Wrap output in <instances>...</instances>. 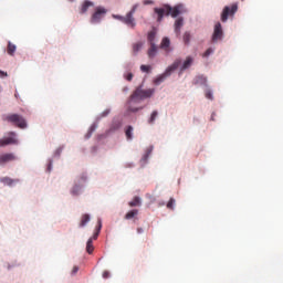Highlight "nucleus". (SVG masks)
<instances>
[{"mask_svg": "<svg viewBox=\"0 0 283 283\" xmlns=\"http://www.w3.org/2000/svg\"><path fill=\"white\" fill-rule=\"evenodd\" d=\"M120 127H123V122L120 120H115L111 124L109 128L107 129L108 133L114 134L116 132H118V129H120Z\"/></svg>", "mask_w": 283, "mask_h": 283, "instance_id": "obj_28", "label": "nucleus"}, {"mask_svg": "<svg viewBox=\"0 0 283 283\" xmlns=\"http://www.w3.org/2000/svg\"><path fill=\"white\" fill-rule=\"evenodd\" d=\"M78 271H80L78 265H74L73 269H72V271H71V275H72V276L76 275V274L78 273Z\"/></svg>", "mask_w": 283, "mask_h": 283, "instance_id": "obj_50", "label": "nucleus"}, {"mask_svg": "<svg viewBox=\"0 0 283 283\" xmlns=\"http://www.w3.org/2000/svg\"><path fill=\"white\" fill-rule=\"evenodd\" d=\"M9 56H14L17 54V44L12 43V41H8V52Z\"/></svg>", "mask_w": 283, "mask_h": 283, "instance_id": "obj_34", "label": "nucleus"}, {"mask_svg": "<svg viewBox=\"0 0 283 283\" xmlns=\"http://www.w3.org/2000/svg\"><path fill=\"white\" fill-rule=\"evenodd\" d=\"M137 233H138V235H140V234L145 233V230L143 228H137Z\"/></svg>", "mask_w": 283, "mask_h": 283, "instance_id": "obj_53", "label": "nucleus"}, {"mask_svg": "<svg viewBox=\"0 0 283 283\" xmlns=\"http://www.w3.org/2000/svg\"><path fill=\"white\" fill-rule=\"evenodd\" d=\"M160 50H166V54H171L174 52V46H171V38L165 35L159 44Z\"/></svg>", "mask_w": 283, "mask_h": 283, "instance_id": "obj_17", "label": "nucleus"}, {"mask_svg": "<svg viewBox=\"0 0 283 283\" xmlns=\"http://www.w3.org/2000/svg\"><path fill=\"white\" fill-rule=\"evenodd\" d=\"M167 209H170L171 211L176 210V199L174 197H170L168 202L166 203Z\"/></svg>", "mask_w": 283, "mask_h": 283, "instance_id": "obj_41", "label": "nucleus"}, {"mask_svg": "<svg viewBox=\"0 0 283 283\" xmlns=\"http://www.w3.org/2000/svg\"><path fill=\"white\" fill-rule=\"evenodd\" d=\"M155 94H156L155 87L144 88L140 91V93H133L128 97L126 105H138L139 103H143V101L153 98Z\"/></svg>", "mask_w": 283, "mask_h": 283, "instance_id": "obj_3", "label": "nucleus"}, {"mask_svg": "<svg viewBox=\"0 0 283 283\" xmlns=\"http://www.w3.org/2000/svg\"><path fill=\"white\" fill-rule=\"evenodd\" d=\"M139 112H143V109H145L147 106L146 105H143V106H137Z\"/></svg>", "mask_w": 283, "mask_h": 283, "instance_id": "obj_59", "label": "nucleus"}, {"mask_svg": "<svg viewBox=\"0 0 283 283\" xmlns=\"http://www.w3.org/2000/svg\"><path fill=\"white\" fill-rule=\"evenodd\" d=\"M124 81L132 83L134 81V73L132 71H127L123 73Z\"/></svg>", "mask_w": 283, "mask_h": 283, "instance_id": "obj_40", "label": "nucleus"}, {"mask_svg": "<svg viewBox=\"0 0 283 283\" xmlns=\"http://www.w3.org/2000/svg\"><path fill=\"white\" fill-rule=\"evenodd\" d=\"M154 0H143V6H154Z\"/></svg>", "mask_w": 283, "mask_h": 283, "instance_id": "obj_51", "label": "nucleus"}, {"mask_svg": "<svg viewBox=\"0 0 283 283\" xmlns=\"http://www.w3.org/2000/svg\"><path fill=\"white\" fill-rule=\"evenodd\" d=\"M95 230L98 231L99 233L103 230V219L102 218H97V223H96Z\"/></svg>", "mask_w": 283, "mask_h": 283, "instance_id": "obj_45", "label": "nucleus"}, {"mask_svg": "<svg viewBox=\"0 0 283 283\" xmlns=\"http://www.w3.org/2000/svg\"><path fill=\"white\" fill-rule=\"evenodd\" d=\"M98 235H101V232H98V230H94L92 237H90L88 239L91 240H98Z\"/></svg>", "mask_w": 283, "mask_h": 283, "instance_id": "obj_48", "label": "nucleus"}, {"mask_svg": "<svg viewBox=\"0 0 283 283\" xmlns=\"http://www.w3.org/2000/svg\"><path fill=\"white\" fill-rule=\"evenodd\" d=\"M219 41H224V28L220 21L216 22L213 25V31L210 36V44L216 45Z\"/></svg>", "mask_w": 283, "mask_h": 283, "instance_id": "obj_10", "label": "nucleus"}, {"mask_svg": "<svg viewBox=\"0 0 283 283\" xmlns=\"http://www.w3.org/2000/svg\"><path fill=\"white\" fill-rule=\"evenodd\" d=\"M137 216H138V209L133 208L125 213L124 218L125 220H134V218H136Z\"/></svg>", "mask_w": 283, "mask_h": 283, "instance_id": "obj_31", "label": "nucleus"}, {"mask_svg": "<svg viewBox=\"0 0 283 283\" xmlns=\"http://www.w3.org/2000/svg\"><path fill=\"white\" fill-rule=\"evenodd\" d=\"M70 3H76V0H67Z\"/></svg>", "mask_w": 283, "mask_h": 283, "instance_id": "obj_63", "label": "nucleus"}, {"mask_svg": "<svg viewBox=\"0 0 283 283\" xmlns=\"http://www.w3.org/2000/svg\"><path fill=\"white\" fill-rule=\"evenodd\" d=\"M151 154H154V145H149L145 149L142 158L139 159V165L142 169H145L147 165H149V158H151Z\"/></svg>", "mask_w": 283, "mask_h": 283, "instance_id": "obj_12", "label": "nucleus"}, {"mask_svg": "<svg viewBox=\"0 0 283 283\" xmlns=\"http://www.w3.org/2000/svg\"><path fill=\"white\" fill-rule=\"evenodd\" d=\"M149 198H150V202H156V197L149 196Z\"/></svg>", "mask_w": 283, "mask_h": 283, "instance_id": "obj_61", "label": "nucleus"}, {"mask_svg": "<svg viewBox=\"0 0 283 283\" xmlns=\"http://www.w3.org/2000/svg\"><path fill=\"white\" fill-rule=\"evenodd\" d=\"M94 240L93 239H87L86 241V248H85V251L88 255H94Z\"/></svg>", "mask_w": 283, "mask_h": 283, "instance_id": "obj_30", "label": "nucleus"}, {"mask_svg": "<svg viewBox=\"0 0 283 283\" xmlns=\"http://www.w3.org/2000/svg\"><path fill=\"white\" fill-rule=\"evenodd\" d=\"M167 17H170L169 3H163L160 7H155L153 9L151 18L156 23H163Z\"/></svg>", "mask_w": 283, "mask_h": 283, "instance_id": "obj_6", "label": "nucleus"}, {"mask_svg": "<svg viewBox=\"0 0 283 283\" xmlns=\"http://www.w3.org/2000/svg\"><path fill=\"white\" fill-rule=\"evenodd\" d=\"M144 46H145V42L133 43V54H134V56H136V54H138V52H140V50H143Z\"/></svg>", "mask_w": 283, "mask_h": 283, "instance_id": "obj_35", "label": "nucleus"}, {"mask_svg": "<svg viewBox=\"0 0 283 283\" xmlns=\"http://www.w3.org/2000/svg\"><path fill=\"white\" fill-rule=\"evenodd\" d=\"M0 146L8 147L10 145H19V135L14 130H10L7 136L0 138Z\"/></svg>", "mask_w": 283, "mask_h": 283, "instance_id": "obj_11", "label": "nucleus"}, {"mask_svg": "<svg viewBox=\"0 0 283 283\" xmlns=\"http://www.w3.org/2000/svg\"><path fill=\"white\" fill-rule=\"evenodd\" d=\"M216 53V46L210 45L206 51L202 53V59H209V56H213Z\"/></svg>", "mask_w": 283, "mask_h": 283, "instance_id": "obj_33", "label": "nucleus"}, {"mask_svg": "<svg viewBox=\"0 0 283 283\" xmlns=\"http://www.w3.org/2000/svg\"><path fill=\"white\" fill-rule=\"evenodd\" d=\"M123 92H124V94H127V92H129V86H124Z\"/></svg>", "mask_w": 283, "mask_h": 283, "instance_id": "obj_57", "label": "nucleus"}, {"mask_svg": "<svg viewBox=\"0 0 283 283\" xmlns=\"http://www.w3.org/2000/svg\"><path fill=\"white\" fill-rule=\"evenodd\" d=\"M136 10H138V3H135L130 10L126 13L133 25L136 28V19L134 18V14H136Z\"/></svg>", "mask_w": 283, "mask_h": 283, "instance_id": "obj_24", "label": "nucleus"}, {"mask_svg": "<svg viewBox=\"0 0 283 283\" xmlns=\"http://www.w3.org/2000/svg\"><path fill=\"white\" fill-rule=\"evenodd\" d=\"M102 277H103V280H109V277H112V272L105 270V271L102 273Z\"/></svg>", "mask_w": 283, "mask_h": 283, "instance_id": "obj_47", "label": "nucleus"}, {"mask_svg": "<svg viewBox=\"0 0 283 283\" xmlns=\"http://www.w3.org/2000/svg\"><path fill=\"white\" fill-rule=\"evenodd\" d=\"M205 97L207 98V101H213V87L209 86L206 87L205 90Z\"/></svg>", "mask_w": 283, "mask_h": 283, "instance_id": "obj_37", "label": "nucleus"}, {"mask_svg": "<svg viewBox=\"0 0 283 283\" xmlns=\"http://www.w3.org/2000/svg\"><path fill=\"white\" fill-rule=\"evenodd\" d=\"M165 205H167V202H165V200L158 201V207H165Z\"/></svg>", "mask_w": 283, "mask_h": 283, "instance_id": "obj_54", "label": "nucleus"}, {"mask_svg": "<svg viewBox=\"0 0 283 283\" xmlns=\"http://www.w3.org/2000/svg\"><path fill=\"white\" fill-rule=\"evenodd\" d=\"M139 70L143 74H151V72H154V66H151V64H142Z\"/></svg>", "mask_w": 283, "mask_h": 283, "instance_id": "obj_32", "label": "nucleus"}, {"mask_svg": "<svg viewBox=\"0 0 283 283\" xmlns=\"http://www.w3.org/2000/svg\"><path fill=\"white\" fill-rule=\"evenodd\" d=\"M124 133L127 143H132V140H134V126H132L130 124L126 125L124 128Z\"/></svg>", "mask_w": 283, "mask_h": 283, "instance_id": "obj_22", "label": "nucleus"}, {"mask_svg": "<svg viewBox=\"0 0 283 283\" xmlns=\"http://www.w3.org/2000/svg\"><path fill=\"white\" fill-rule=\"evenodd\" d=\"M112 19H115V21H120V23H124V25H127V28H132V29L136 28L127 14L120 15V14L113 13Z\"/></svg>", "mask_w": 283, "mask_h": 283, "instance_id": "obj_18", "label": "nucleus"}, {"mask_svg": "<svg viewBox=\"0 0 283 283\" xmlns=\"http://www.w3.org/2000/svg\"><path fill=\"white\" fill-rule=\"evenodd\" d=\"M138 112H140L138 106L128 105L124 112V118H128L130 123H136L137 118L133 114H138Z\"/></svg>", "mask_w": 283, "mask_h": 283, "instance_id": "obj_15", "label": "nucleus"}, {"mask_svg": "<svg viewBox=\"0 0 283 283\" xmlns=\"http://www.w3.org/2000/svg\"><path fill=\"white\" fill-rule=\"evenodd\" d=\"M210 120H212V122L216 120V112H212V113H211Z\"/></svg>", "mask_w": 283, "mask_h": 283, "instance_id": "obj_55", "label": "nucleus"}, {"mask_svg": "<svg viewBox=\"0 0 283 283\" xmlns=\"http://www.w3.org/2000/svg\"><path fill=\"white\" fill-rule=\"evenodd\" d=\"M124 169H134L136 167V164L134 161H126L123 164Z\"/></svg>", "mask_w": 283, "mask_h": 283, "instance_id": "obj_46", "label": "nucleus"}, {"mask_svg": "<svg viewBox=\"0 0 283 283\" xmlns=\"http://www.w3.org/2000/svg\"><path fill=\"white\" fill-rule=\"evenodd\" d=\"M98 144H95L94 146L91 147V154L95 156V154H98Z\"/></svg>", "mask_w": 283, "mask_h": 283, "instance_id": "obj_49", "label": "nucleus"}, {"mask_svg": "<svg viewBox=\"0 0 283 283\" xmlns=\"http://www.w3.org/2000/svg\"><path fill=\"white\" fill-rule=\"evenodd\" d=\"M95 3L92 0H84L80 7V14H86L90 8H94Z\"/></svg>", "mask_w": 283, "mask_h": 283, "instance_id": "obj_20", "label": "nucleus"}, {"mask_svg": "<svg viewBox=\"0 0 283 283\" xmlns=\"http://www.w3.org/2000/svg\"><path fill=\"white\" fill-rule=\"evenodd\" d=\"M107 15V8L104 6H96L94 12L91 15L90 23L92 25H98L103 22V19Z\"/></svg>", "mask_w": 283, "mask_h": 283, "instance_id": "obj_8", "label": "nucleus"}, {"mask_svg": "<svg viewBox=\"0 0 283 283\" xmlns=\"http://www.w3.org/2000/svg\"><path fill=\"white\" fill-rule=\"evenodd\" d=\"M239 4L238 2H233L231 4L224 6L220 13V21L221 23H227L229 21V18H234L238 13Z\"/></svg>", "mask_w": 283, "mask_h": 283, "instance_id": "obj_7", "label": "nucleus"}, {"mask_svg": "<svg viewBox=\"0 0 283 283\" xmlns=\"http://www.w3.org/2000/svg\"><path fill=\"white\" fill-rule=\"evenodd\" d=\"M15 98H19V92L15 90V94H14Z\"/></svg>", "mask_w": 283, "mask_h": 283, "instance_id": "obj_62", "label": "nucleus"}, {"mask_svg": "<svg viewBox=\"0 0 283 283\" xmlns=\"http://www.w3.org/2000/svg\"><path fill=\"white\" fill-rule=\"evenodd\" d=\"M61 154H63V146H60L54 150L53 158H61Z\"/></svg>", "mask_w": 283, "mask_h": 283, "instance_id": "obj_43", "label": "nucleus"}, {"mask_svg": "<svg viewBox=\"0 0 283 283\" xmlns=\"http://www.w3.org/2000/svg\"><path fill=\"white\" fill-rule=\"evenodd\" d=\"M0 78H8V72L0 69Z\"/></svg>", "mask_w": 283, "mask_h": 283, "instance_id": "obj_52", "label": "nucleus"}, {"mask_svg": "<svg viewBox=\"0 0 283 283\" xmlns=\"http://www.w3.org/2000/svg\"><path fill=\"white\" fill-rule=\"evenodd\" d=\"M176 67H177V64L168 65L163 73L156 75L153 78V85H156L158 87V85H160L161 83H165V81H167V78H169V76H171V74L176 72Z\"/></svg>", "mask_w": 283, "mask_h": 283, "instance_id": "obj_9", "label": "nucleus"}, {"mask_svg": "<svg viewBox=\"0 0 283 283\" xmlns=\"http://www.w3.org/2000/svg\"><path fill=\"white\" fill-rule=\"evenodd\" d=\"M91 220H92V214L90 212L83 213L78 223V228L85 229V227L90 224Z\"/></svg>", "mask_w": 283, "mask_h": 283, "instance_id": "obj_21", "label": "nucleus"}, {"mask_svg": "<svg viewBox=\"0 0 283 283\" xmlns=\"http://www.w3.org/2000/svg\"><path fill=\"white\" fill-rule=\"evenodd\" d=\"M87 185H90V176H87V172L80 174L73 180L72 187L69 190L70 196L72 198H81V196L85 193Z\"/></svg>", "mask_w": 283, "mask_h": 283, "instance_id": "obj_2", "label": "nucleus"}, {"mask_svg": "<svg viewBox=\"0 0 283 283\" xmlns=\"http://www.w3.org/2000/svg\"><path fill=\"white\" fill-rule=\"evenodd\" d=\"M108 114H112V108H106L104 109L102 113H99L96 117L94 123H96V125H98V123H101V120H103V118H107Z\"/></svg>", "mask_w": 283, "mask_h": 283, "instance_id": "obj_27", "label": "nucleus"}, {"mask_svg": "<svg viewBox=\"0 0 283 283\" xmlns=\"http://www.w3.org/2000/svg\"><path fill=\"white\" fill-rule=\"evenodd\" d=\"M196 62V59H193V55H187L184 60L182 57H177L171 65H177L176 70L178 71V75L181 76V74H185L187 70H190L193 63Z\"/></svg>", "mask_w": 283, "mask_h": 283, "instance_id": "obj_5", "label": "nucleus"}, {"mask_svg": "<svg viewBox=\"0 0 283 283\" xmlns=\"http://www.w3.org/2000/svg\"><path fill=\"white\" fill-rule=\"evenodd\" d=\"M96 129H98V124L93 122L91 124V126L88 127L86 134L84 135V139L85 140H90L92 138V135L96 132Z\"/></svg>", "mask_w": 283, "mask_h": 283, "instance_id": "obj_25", "label": "nucleus"}, {"mask_svg": "<svg viewBox=\"0 0 283 283\" xmlns=\"http://www.w3.org/2000/svg\"><path fill=\"white\" fill-rule=\"evenodd\" d=\"M13 266H14V264L8 263V265H7L8 271H12Z\"/></svg>", "mask_w": 283, "mask_h": 283, "instance_id": "obj_56", "label": "nucleus"}, {"mask_svg": "<svg viewBox=\"0 0 283 283\" xmlns=\"http://www.w3.org/2000/svg\"><path fill=\"white\" fill-rule=\"evenodd\" d=\"M193 123L198 124V123H200V119H198V117H193Z\"/></svg>", "mask_w": 283, "mask_h": 283, "instance_id": "obj_60", "label": "nucleus"}, {"mask_svg": "<svg viewBox=\"0 0 283 283\" xmlns=\"http://www.w3.org/2000/svg\"><path fill=\"white\" fill-rule=\"evenodd\" d=\"M159 52L160 50L158 49V44L156 43L150 44V48L147 51L148 59H156Z\"/></svg>", "mask_w": 283, "mask_h": 283, "instance_id": "obj_23", "label": "nucleus"}, {"mask_svg": "<svg viewBox=\"0 0 283 283\" xmlns=\"http://www.w3.org/2000/svg\"><path fill=\"white\" fill-rule=\"evenodd\" d=\"M192 85L196 87H209V77L205 74H198L193 77Z\"/></svg>", "mask_w": 283, "mask_h": 283, "instance_id": "obj_14", "label": "nucleus"}, {"mask_svg": "<svg viewBox=\"0 0 283 283\" xmlns=\"http://www.w3.org/2000/svg\"><path fill=\"white\" fill-rule=\"evenodd\" d=\"M109 136H112V133H109V130L106 129L104 133L98 134L96 136V140H97V143H101V140H105V138H109Z\"/></svg>", "mask_w": 283, "mask_h": 283, "instance_id": "obj_39", "label": "nucleus"}, {"mask_svg": "<svg viewBox=\"0 0 283 283\" xmlns=\"http://www.w3.org/2000/svg\"><path fill=\"white\" fill-rule=\"evenodd\" d=\"M2 120L10 123L13 127H19V129H28V119L20 113H9L3 115Z\"/></svg>", "mask_w": 283, "mask_h": 283, "instance_id": "obj_4", "label": "nucleus"}, {"mask_svg": "<svg viewBox=\"0 0 283 283\" xmlns=\"http://www.w3.org/2000/svg\"><path fill=\"white\" fill-rule=\"evenodd\" d=\"M168 14L171 17V19H175L174 32L176 36H180L182 28H185V17H182V14H187V7H185V3L182 2H178L174 6L168 3Z\"/></svg>", "mask_w": 283, "mask_h": 283, "instance_id": "obj_1", "label": "nucleus"}, {"mask_svg": "<svg viewBox=\"0 0 283 283\" xmlns=\"http://www.w3.org/2000/svg\"><path fill=\"white\" fill-rule=\"evenodd\" d=\"M19 182H21V179L19 178L13 179L12 177L8 176L0 177V184L3 185V187H9L10 189H14Z\"/></svg>", "mask_w": 283, "mask_h": 283, "instance_id": "obj_16", "label": "nucleus"}, {"mask_svg": "<svg viewBox=\"0 0 283 283\" xmlns=\"http://www.w3.org/2000/svg\"><path fill=\"white\" fill-rule=\"evenodd\" d=\"M53 169H54V159L52 157H49L46 161L45 171L46 174H52Z\"/></svg>", "mask_w": 283, "mask_h": 283, "instance_id": "obj_38", "label": "nucleus"}, {"mask_svg": "<svg viewBox=\"0 0 283 283\" xmlns=\"http://www.w3.org/2000/svg\"><path fill=\"white\" fill-rule=\"evenodd\" d=\"M182 41H184V45H187L188 48H189V45H191V32L190 31L184 32Z\"/></svg>", "mask_w": 283, "mask_h": 283, "instance_id": "obj_36", "label": "nucleus"}, {"mask_svg": "<svg viewBox=\"0 0 283 283\" xmlns=\"http://www.w3.org/2000/svg\"><path fill=\"white\" fill-rule=\"evenodd\" d=\"M144 87H145V80H143V82L138 86H136L133 94H140L142 90H145Z\"/></svg>", "mask_w": 283, "mask_h": 283, "instance_id": "obj_44", "label": "nucleus"}, {"mask_svg": "<svg viewBox=\"0 0 283 283\" xmlns=\"http://www.w3.org/2000/svg\"><path fill=\"white\" fill-rule=\"evenodd\" d=\"M85 151H87L86 148H82V154H85Z\"/></svg>", "mask_w": 283, "mask_h": 283, "instance_id": "obj_64", "label": "nucleus"}, {"mask_svg": "<svg viewBox=\"0 0 283 283\" xmlns=\"http://www.w3.org/2000/svg\"><path fill=\"white\" fill-rule=\"evenodd\" d=\"M158 116H160V113L158 112V109H154L147 119L148 125H156V120H158Z\"/></svg>", "mask_w": 283, "mask_h": 283, "instance_id": "obj_26", "label": "nucleus"}, {"mask_svg": "<svg viewBox=\"0 0 283 283\" xmlns=\"http://www.w3.org/2000/svg\"><path fill=\"white\" fill-rule=\"evenodd\" d=\"M123 70L124 72H132V70H134V62L132 61L124 62Z\"/></svg>", "mask_w": 283, "mask_h": 283, "instance_id": "obj_42", "label": "nucleus"}, {"mask_svg": "<svg viewBox=\"0 0 283 283\" xmlns=\"http://www.w3.org/2000/svg\"><path fill=\"white\" fill-rule=\"evenodd\" d=\"M14 160H19V157L14 153L0 154V167H6L9 163H14Z\"/></svg>", "mask_w": 283, "mask_h": 283, "instance_id": "obj_13", "label": "nucleus"}, {"mask_svg": "<svg viewBox=\"0 0 283 283\" xmlns=\"http://www.w3.org/2000/svg\"><path fill=\"white\" fill-rule=\"evenodd\" d=\"M156 36H158V28L151 27V30L147 32V42L149 45L156 43Z\"/></svg>", "mask_w": 283, "mask_h": 283, "instance_id": "obj_19", "label": "nucleus"}, {"mask_svg": "<svg viewBox=\"0 0 283 283\" xmlns=\"http://www.w3.org/2000/svg\"><path fill=\"white\" fill-rule=\"evenodd\" d=\"M139 112H143V109H145L147 106L146 105H143V106H137Z\"/></svg>", "mask_w": 283, "mask_h": 283, "instance_id": "obj_58", "label": "nucleus"}, {"mask_svg": "<svg viewBox=\"0 0 283 283\" xmlns=\"http://www.w3.org/2000/svg\"><path fill=\"white\" fill-rule=\"evenodd\" d=\"M128 207H143V198L140 196H134L130 201H128Z\"/></svg>", "mask_w": 283, "mask_h": 283, "instance_id": "obj_29", "label": "nucleus"}]
</instances>
